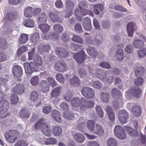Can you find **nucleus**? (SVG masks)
<instances>
[{
  "label": "nucleus",
  "mask_w": 146,
  "mask_h": 146,
  "mask_svg": "<svg viewBox=\"0 0 146 146\" xmlns=\"http://www.w3.org/2000/svg\"><path fill=\"white\" fill-rule=\"evenodd\" d=\"M33 60V62L29 63L26 62L23 64L25 72L29 75H31L34 72L38 70V67L42 65V60L40 56L37 54L34 55Z\"/></svg>",
  "instance_id": "f257e3e1"
},
{
  "label": "nucleus",
  "mask_w": 146,
  "mask_h": 146,
  "mask_svg": "<svg viewBox=\"0 0 146 146\" xmlns=\"http://www.w3.org/2000/svg\"><path fill=\"white\" fill-rule=\"evenodd\" d=\"M96 75L102 81L109 83H111L113 81L114 77L110 71H107L105 73L103 70L98 69L96 71Z\"/></svg>",
  "instance_id": "f03ea898"
},
{
  "label": "nucleus",
  "mask_w": 146,
  "mask_h": 146,
  "mask_svg": "<svg viewBox=\"0 0 146 146\" xmlns=\"http://www.w3.org/2000/svg\"><path fill=\"white\" fill-rule=\"evenodd\" d=\"M35 128L36 129H40L42 133L46 136L51 135L50 127L47 124L44 119H41L35 125Z\"/></svg>",
  "instance_id": "7ed1b4c3"
},
{
  "label": "nucleus",
  "mask_w": 146,
  "mask_h": 146,
  "mask_svg": "<svg viewBox=\"0 0 146 146\" xmlns=\"http://www.w3.org/2000/svg\"><path fill=\"white\" fill-rule=\"evenodd\" d=\"M4 136L6 140L9 143H13L17 141L20 137V133L15 129L9 130L5 133Z\"/></svg>",
  "instance_id": "20e7f679"
},
{
  "label": "nucleus",
  "mask_w": 146,
  "mask_h": 146,
  "mask_svg": "<svg viewBox=\"0 0 146 146\" xmlns=\"http://www.w3.org/2000/svg\"><path fill=\"white\" fill-rule=\"evenodd\" d=\"M144 70L143 68L140 67L135 71V75L137 77V78L134 81L136 85L141 86L143 83L144 80L141 76L143 75Z\"/></svg>",
  "instance_id": "39448f33"
},
{
  "label": "nucleus",
  "mask_w": 146,
  "mask_h": 146,
  "mask_svg": "<svg viewBox=\"0 0 146 146\" xmlns=\"http://www.w3.org/2000/svg\"><path fill=\"white\" fill-rule=\"evenodd\" d=\"M118 117L121 123H125L127 122L129 118L128 113L125 110H120L118 112Z\"/></svg>",
  "instance_id": "423d86ee"
},
{
  "label": "nucleus",
  "mask_w": 146,
  "mask_h": 146,
  "mask_svg": "<svg viewBox=\"0 0 146 146\" xmlns=\"http://www.w3.org/2000/svg\"><path fill=\"white\" fill-rule=\"evenodd\" d=\"M141 94V89L138 87H135L130 89L125 92L126 96H130L132 95L133 96L136 98H138Z\"/></svg>",
  "instance_id": "0eeeda50"
},
{
  "label": "nucleus",
  "mask_w": 146,
  "mask_h": 146,
  "mask_svg": "<svg viewBox=\"0 0 146 146\" xmlns=\"http://www.w3.org/2000/svg\"><path fill=\"white\" fill-rule=\"evenodd\" d=\"M82 94L88 99H92L94 97V93L92 89L89 87H84L81 91Z\"/></svg>",
  "instance_id": "6e6552de"
},
{
  "label": "nucleus",
  "mask_w": 146,
  "mask_h": 146,
  "mask_svg": "<svg viewBox=\"0 0 146 146\" xmlns=\"http://www.w3.org/2000/svg\"><path fill=\"white\" fill-rule=\"evenodd\" d=\"M54 68L58 71L64 72L66 70L67 65L64 61H59L55 64Z\"/></svg>",
  "instance_id": "1a4fd4ad"
},
{
  "label": "nucleus",
  "mask_w": 146,
  "mask_h": 146,
  "mask_svg": "<svg viewBox=\"0 0 146 146\" xmlns=\"http://www.w3.org/2000/svg\"><path fill=\"white\" fill-rule=\"evenodd\" d=\"M9 103L8 101L5 100H1L0 102V114H4L8 111Z\"/></svg>",
  "instance_id": "9d476101"
},
{
  "label": "nucleus",
  "mask_w": 146,
  "mask_h": 146,
  "mask_svg": "<svg viewBox=\"0 0 146 146\" xmlns=\"http://www.w3.org/2000/svg\"><path fill=\"white\" fill-rule=\"evenodd\" d=\"M12 71L13 76L15 78L20 77L23 74V69L19 65L14 66Z\"/></svg>",
  "instance_id": "9b49d317"
},
{
  "label": "nucleus",
  "mask_w": 146,
  "mask_h": 146,
  "mask_svg": "<svg viewBox=\"0 0 146 146\" xmlns=\"http://www.w3.org/2000/svg\"><path fill=\"white\" fill-rule=\"evenodd\" d=\"M74 57L78 63H82L85 60L86 55L83 51L74 54Z\"/></svg>",
  "instance_id": "f8f14e48"
},
{
  "label": "nucleus",
  "mask_w": 146,
  "mask_h": 146,
  "mask_svg": "<svg viewBox=\"0 0 146 146\" xmlns=\"http://www.w3.org/2000/svg\"><path fill=\"white\" fill-rule=\"evenodd\" d=\"M82 105L81 106L80 109L84 111L86 109L92 108L94 105V102L91 101L86 100L84 98L82 99Z\"/></svg>",
  "instance_id": "ddd939ff"
},
{
  "label": "nucleus",
  "mask_w": 146,
  "mask_h": 146,
  "mask_svg": "<svg viewBox=\"0 0 146 146\" xmlns=\"http://www.w3.org/2000/svg\"><path fill=\"white\" fill-rule=\"evenodd\" d=\"M56 54L61 58H66L69 54L68 51L62 48H57L55 50Z\"/></svg>",
  "instance_id": "4468645a"
},
{
  "label": "nucleus",
  "mask_w": 146,
  "mask_h": 146,
  "mask_svg": "<svg viewBox=\"0 0 146 146\" xmlns=\"http://www.w3.org/2000/svg\"><path fill=\"white\" fill-rule=\"evenodd\" d=\"M136 27L135 23L133 22H130L128 23L127 29L128 36L132 37L134 32L136 30Z\"/></svg>",
  "instance_id": "2eb2a0df"
},
{
  "label": "nucleus",
  "mask_w": 146,
  "mask_h": 146,
  "mask_svg": "<svg viewBox=\"0 0 146 146\" xmlns=\"http://www.w3.org/2000/svg\"><path fill=\"white\" fill-rule=\"evenodd\" d=\"M58 14V12L55 11L50 12L49 15L52 21L54 22H58L60 23L62 22V20L59 17Z\"/></svg>",
  "instance_id": "dca6fc26"
},
{
  "label": "nucleus",
  "mask_w": 146,
  "mask_h": 146,
  "mask_svg": "<svg viewBox=\"0 0 146 146\" xmlns=\"http://www.w3.org/2000/svg\"><path fill=\"white\" fill-rule=\"evenodd\" d=\"M19 113L20 117L22 119H28L31 115L29 111L25 108H22L19 112Z\"/></svg>",
  "instance_id": "f3484780"
},
{
  "label": "nucleus",
  "mask_w": 146,
  "mask_h": 146,
  "mask_svg": "<svg viewBox=\"0 0 146 146\" xmlns=\"http://www.w3.org/2000/svg\"><path fill=\"white\" fill-rule=\"evenodd\" d=\"M83 27L84 29L86 31H89L92 28L91 20L90 18L86 17L84 18L83 21Z\"/></svg>",
  "instance_id": "a211bd4d"
},
{
  "label": "nucleus",
  "mask_w": 146,
  "mask_h": 146,
  "mask_svg": "<svg viewBox=\"0 0 146 146\" xmlns=\"http://www.w3.org/2000/svg\"><path fill=\"white\" fill-rule=\"evenodd\" d=\"M13 92L21 94L23 93L25 91V87L23 85L19 84L16 85L12 89Z\"/></svg>",
  "instance_id": "6ab92c4d"
},
{
  "label": "nucleus",
  "mask_w": 146,
  "mask_h": 146,
  "mask_svg": "<svg viewBox=\"0 0 146 146\" xmlns=\"http://www.w3.org/2000/svg\"><path fill=\"white\" fill-rule=\"evenodd\" d=\"M51 116L54 120L57 122H60L62 121L60 113L57 110H53L52 112Z\"/></svg>",
  "instance_id": "aec40b11"
},
{
  "label": "nucleus",
  "mask_w": 146,
  "mask_h": 146,
  "mask_svg": "<svg viewBox=\"0 0 146 146\" xmlns=\"http://www.w3.org/2000/svg\"><path fill=\"white\" fill-rule=\"evenodd\" d=\"M93 133L99 135H103L105 132L102 126L99 124H96V126L94 129Z\"/></svg>",
  "instance_id": "412c9836"
},
{
  "label": "nucleus",
  "mask_w": 146,
  "mask_h": 146,
  "mask_svg": "<svg viewBox=\"0 0 146 146\" xmlns=\"http://www.w3.org/2000/svg\"><path fill=\"white\" fill-rule=\"evenodd\" d=\"M69 83L72 86H79L81 84L80 80L78 77L76 76H74L71 79L69 80Z\"/></svg>",
  "instance_id": "4be33fe9"
},
{
  "label": "nucleus",
  "mask_w": 146,
  "mask_h": 146,
  "mask_svg": "<svg viewBox=\"0 0 146 146\" xmlns=\"http://www.w3.org/2000/svg\"><path fill=\"white\" fill-rule=\"evenodd\" d=\"M75 141L78 143H83L85 140L84 136L81 133H78L75 134L74 136Z\"/></svg>",
  "instance_id": "5701e85b"
},
{
  "label": "nucleus",
  "mask_w": 146,
  "mask_h": 146,
  "mask_svg": "<svg viewBox=\"0 0 146 146\" xmlns=\"http://www.w3.org/2000/svg\"><path fill=\"white\" fill-rule=\"evenodd\" d=\"M87 51L89 55L93 58H95L98 55L96 50L93 47H88L87 49Z\"/></svg>",
  "instance_id": "b1692460"
},
{
  "label": "nucleus",
  "mask_w": 146,
  "mask_h": 146,
  "mask_svg": "<svg viewBox=\"0 0 146 146\" xmlns=\"http://www.w3.org/2000/svg\"><path fill=\"white\" fill-rule=\"evenodd\" d=\"M50 89V86L48 84L47 81L43 80L41 83L40 90L43 92H48Z\"/></svg>",
  "instance_id": "393cba45"
},
{
  "label": "nucleus",
  "mask_w": 146,
  "mask_h": 146,
  "mask_svg": "<svg viewBox=\"0 0 146 146\" xmlns=\"http://www.w3.org/2000/svg\"><path fill=\"white\" fill-rule=\"evenodd\" d=\"M33 7L31 6H27L25 8L24 13L25 17H31L33 14Z\"/></svg>",
  "instance_id": "a878e982"
},
{
  "label": "nucleus",
  "mask_w": 146,
  "mask_h": 146,
  "mask_svg": "<svg viewBox=\"0 0 146 146\" xmlns=\"http://www.w3.org/2000/svg\"><path fill=\"white\" fill-rule=\"evenodd\" d=\"M79 98H75L71 100V104L72 106L75 107H77L79 106H81L82 105V99Z\"/></svg>",
  "instance_id": "bb28decb"
},
{
  "label": "nucleus",
  "mask_w": 146,
  "mask_h": 146,
  "mask_svg": "<svg viewBox=\"0 0 146 146\" xmlns=\"http://www.w3.org/2000/svg\"><path fill=\"white\" fill-rule=\"evenodd\" d=\"M132 112L135 116H139L141 114V108L138 106H134L132 108Z\"/></svg>",
  "instance_id": "cd10ccee"
},
{
  "label": "nucleus",
  "mask_w": 146,
  "mask_h": 146,
  "mask_svg": "<svg viewBox=\"0 0 146 146\" xmlns=\"http://www.w3.org/2000/svg\"><path fill=\"white\" fill-rule=\"evenodd\" d=\"M52 131L55 136H59L61 134L62 131V128L59 126H55L52 127Z\"/></svg>",
  "instance_id": "c85d7f7f"
},
{
  "label": "nucleus",
  "mask_w": 146,
  "mask_h": 146,
  "mask_svg": "<svg viewBox=\"0 0 146 146\" xmlns=\"http://www.w3.org/2000/svg\"><path fill=\"white\" fill-rule=\"evenodd\" d=\"M62 87H57L52 90L51 93V98H56L59 96L60 94V92Z\"/></svg>",
  "instance_id": "c756f323"
},
{
  "label": "nucleus",
  "mask_w": 146,
  "mask_h": 146,
  "mask_svg": "<svg viewBox=\"0 0 146 146\" xmlns=\"http://www.w3.org/2000/svg\"><path fill=\"white\" fill-rule=\"evenodd\" d=\"M143 41L139 39L135 40L133 43V46L134 47L137 49L141 48L143 47Z\"/></svg>",
  "instance_id": "7c9ffc66"
},
{
  "label": "nucleus",
  "mask_w": 146,
  "mask_h": 146,
  "mask_svg": "<svg viewBox=\"0 0 146 146\" xmlns=\"http://www.w3.org/2000/svg\"><path fill=\"white\" fill-rule=\"evenodd\" d=\"M115 56L117 59L119 61L123 60L124 58V52L121 49L118 50L116 53Z\"/></svg>",
  "instance_id": "2f4dec72"
},
{
  "label": "nucleus",
  "mask_w": 146,
  "mask_h": 146,
  "mask_svg": "<svg viewBox=\"0 0 146 146\" xmlns=\"http://www.w3.org/2000/svg\"><path fill=\"white\" fill-rule=\"evenodd\" d=\"M16 15L14 13H8L5 17V19L9 21H13L16 19Z\"/></svg>",
  "instance_id": "473e14b6"
},
{
  "label": "nucleus",
  "mask_w": 146,
  "mask_h": 146,
  "mask_svg": "<svg viewBox=\"0 0 146 146\" xmlns=\"http://www.w3.org/2000/svg\"><path fill=\"white\" fill-rule=\"evenodd\" d=\"M8 46V43L5 38L0 37V49H5Z\"/></svg>",
  "instance_id": "72a5a7b5"
},
{
  "label": "nucleus",
  "mask_w": 146,
  "mask_h": 146,
  "mask_svg": "<svg viewBox=\"0 0 146 146\" xmlns=\"http://www.w3.org/2000/svg\"><path fill=\"white\" fill-rule=\"evenodd\" d=\"M92 6L94 7V13L96 15H99L100 13L98 9L101 11H102L103 10V5L101 4L93 5Z\"/></svg>",
  "instance_id": "f704fd0d"
},
{
  "label": "nucleus",
  "mask_w": 146,
  "mask_h": 146,
  "mask_svg": "<svg viewBox=\"0 0 146 146\" xmlns=\"http://www.w3.org/2000/svg\"><path fill=\"white\" fill-rule=\"evenodd\" d=\"M37 20L38 23L42 24L45 23L47 20V17L44 13H42L37 17Z\"/></svg>",
  "instance_id": "c9c22d12"
},
{
  "label": "nucleus",
  "mask_w": 146,
  "mask_h": 146,
  "mask_svg": "<svg viewBox=\"0 0 146 146\" xmlns=\"http://www.w3.org/2000/svg\"><path fill=\"white\" fill-rule=\"evenodd\" d=\"M24 25L26 27L32 28L34 25L33 20L31 19H28L24 20L23 22Z\"/></svg>",
  "instance_id": "e433bc0d"
},
{
  "label": "nucleus",
  "mask_w": 146,
  "mask_h": 146,
  "mask_svg": "<svg viewBox=\"0 0 146 146\" xmlns=\"http://www.w3.org/2000/svg\"><path fill=\"white\" fill-rule=\"evenodd\" d=\"M38 94L36 92L33 91L30 93V99L34 102L38 100Z\"/></svg>",
  "instance_id": "4c0bfd02"
},
{
  "label": "nucleus",
  "mask_w": 146,
  "mask_h": 146,
  "mask_svg": "<svg viewBox=\"0 0 146 146\" xmlns=\"http://www.w3.org/2000/svg\"><path fill=\"white\" fill-rule=\"evenodd\" d=\"M111 94V96L114 98H115L117 96L121 97L122 96L120 91L116 88H113L112 90Z\"/></svg>",
  "instance_id": "58836bf2"
},
{
  "label": "nucleus",
  "mask_w": 146,
  "mask_h": 146,
  "mask_svg": "<svg viewBox=\"0 0 146 146\" xmlns=\"http://www.w3.org/2000/svg\"><path fill=\"white\" fill-rule=\"evenodd\" d=\"M38 27L40 29L43 33L47 32L50 29V26L46 24H40Z\"/></svg>",
  "instance_id": "ea45409f"
},
{
  "label": "nucleus",
  "mask_w": 146,
  "mask_h": 146,
  "mask_svg": "<svg viewBox=\"0 0 146 146\" xmlns=\"http://www.w3.org/2000/svg\"><path fill=\"white\" fill-rule=\"evenodd\" d=\"M28 39V36L27 35L25 34H22L20 36L19 42L21 44H25L26 43Z\"/></svg>",
  "instance_id": "a19ab883"
},
{
  "label": "nucleus",
  "mask_w": 146,
  "mask_h": 146,
  "mask_svg": "<svg viewBox=\"0 0 146 146\" xmlns=\"http://www.w3.org/2000/svg\"><path fill=\"white\" fill-rule=\"evenodd\" d=\"M100 94L101 99L104 102H108L109 101L110 95L108 93H104L102 92Z\"/></svg>",
  "instance_id": "79ce46f5"
},
{
  "label": "nucleus",
  "mask_w": 146,
  "mask_h": 146,
  "mask_svg": "<svg viewBox=\"0 0 146 146\" xmlns=\"http://www.w3.org/2000/svg\"><path fill=\"white\" fill-rule=\"evenodd\" d=\"M39 34L38 33H36L33 34L30 38V40L33 44L36 43L39 39Z\"/></svg>",
  "instance_id": "37998d69"
},
{
  "label": "nucleus",
  "mask_w": 146,
  "mask_h": 146,
  "mask_svg": "<svg viewBox=\"0 0 146 146\" xmlns=\"http://www.w3.org/2000/svg\"><path fill=\"white\" fill-rule=\"evenodd\" d=\"M124 130L122 128L120 125H117L116 126L114 129V133L116 136L119 137L120 138H122L119 133H120L121 132Z\"/></svg>",
  "instance_id": "c03bdc74"
},
{
  "label": "nucleus",
  "mask_w": 146,
  "mask_h": 146,
  "mask_svg": "<svg viewBox=\"0 0 146 146\" xmlns=\"http://www.w3.org/2000/svg\"><path fill=\"white\" fill-rule=\"evenodd\" d=\"M81 11V13L82 16H85L88 14L90 16L93 17L94 16L93 13L92 11L84 9V8L80 9Z\"/></svg>",
  "instance_id": "a18cd8bd"
},
{
  "label": "nucleus",
  "mask_w": 146,
  "mask_h": 146,
  "mask_svg": "<svg viewBox=\"0 0 146 146\" xmlns=\"http://www.w3.org/2000/svg\"><path fill=\"white\" fill-rule=\"evenodd\" d=\"M66 7L67 11H68L69 10H73L74 8V4L72 1L67 0L66 1Z\"/></svg>",
  "instance_id": "49530a36"
},
{
  "label": "nucleus",
  "mask_w": 146,
  "mask_h": 146,
  "mask_svg": "<svg viewBox=\"0 0 146 146\" xmlns=\"http://www.w3.org/2000/svg\"><path fill=\"white\" fill-rule=\"evenodd\" d=\"M117 142L115 139L111 138H109L107 142L108 146H117Z\"/></svg>",
  "instance_id": "de8ad7c7"
},
{
  "label": "nucleus",
  "mask_w": 146,
  "mask_h": 146,
  "mask_svg": "<svg viewBox=\"0 0 146 146\" xmlns=\"http://www.w3.org/2000/svg\"><path fill=\"white\" fill-rule=\"evenodd\" d=\"M72 41L80 44H82L83 43V40L82 38L79 36L74 35L72 38Z\"/></svg>",
  "instance_id": "09e8293b"
},
{
  "label": "nucleus",
  "mask_w": 146,
  "mask_h": 146,
  "mask_svg": "<svg viewBox=\"0 0 146 146\" xmlns=\"http://www.w3.org/2000/svg\"><path fill=\"white\" fill-rule=\"evenodd\" d=\"M53 29L55 32L58 33H61L63 31V28L61 25L57 24L54 25Z\"/></svg>",
  "instance_id": "8fccbe9b"
},
{
  "label": "nucleus",
  "mask_w": 146,
  "mask_h": 146,
  "mask_svg": "<svg viewBox=\"0 0 146 146\" xmlns=\"http://www.w3.org/2000/svg\"><path fill=\"white\" fill-rule=\"evenodd\" d=\"M39 77L37 76H34L31 79L30 83L31 84L34 86L37 85L39 83Z\"/></svg>",
  "instance_id": "3c124183"
},
{
  "label": "nucleus",
  "mask_w": 146,
  "mask_h": 146,
  "mask_svg": "<svg viewBox=\"0 0 146 146\" xmlns=\"http://www.w3.org/2000/svg\"><path fill=\"white\" fill-rule=\"evenodd\" d=\"M47 80L52 87H54L57 86V83L53 78L48 77Z\"/></svg>",
  "instance_id": "603ef678"
},
{
  "label": "nucleus",
  "mask_w": 146,
  "mask_h": 146,
  "mask_svg": "<svg viewBox=\"0 0 146 146\" xmlns=\"http://www.w3.org/2000/svg\"><path fill=\"white\" fill-rule=\"evenodd\" d=\"M77 115L76 114H73L70 112L65 113L63 115L64 118L70 120H74L75 118V116Z\"/></svg>",
  "instance_id": "864d4df0"
},
{
  "label": "nucleus",
  "mask_w": 146,
  "mask_h": 146,
  "mask_svg": "<svg viewBox=\"0 0 146 146\" xmlns=\"http://www.w3.org/2000/svg\"><path fill=\"white\" fill-rule=\"evenodd\" d=\"M57 142L56 140L54 138H48L44 141V143L45 145L54 144Z\"/></svg>",
  "instance_id": "5fc2aeb1"
},
{
  "label": "nucleus",
  "mask_w": 146,
  "mask_h": 146,
  "mask_svg": "<svg viewBox=\"0 0 146 146\" xmlns=\"http://www.w3.org/2000/svg\"><path fill=\"white\" fill-rule=\"evenodd\" d=\"M95 122L93 120H89L88 121L87 124V126L88 129L92 131H93L95 127L94 125Z\"/></svg>",
  "instance_id": "6e6d98bb"
},
{
  "label": "nucleus",
  "mask_w": 146,
  "mask_h": 146,
  "mask_svg": "<svg viewBox=\"0 0 146 146\" xmlns=\"http://www.w3.org/2000/svg\"><path fill=\"white\" fill-rule=\"evenodd\" d=\"M103 36L102 35H100L97 36L94 41L95 44L98 46H99L103 40Z\"/></svg>",
  "instance_id": "4d7b16f0"
},
{
  "label": "nucleus",
  "mask_w": 146,
  "mask_h": 146,
  "mask_svg": "<svg viewBox=\"0 0 146 146\" xmlns=\"http://www.w3.org/2000/svg\"><path fill=\"white\" fill-rule=\"evenodd\" d=\"M74 14L77 20L79 21H81L82 19V15L78 9H77L75 10Z\"/></svg>",
  "instance_id": "13d9d810"
},
{
  "label": "nucleus",
  "mask_w": 146,
  "mask_h": 146,
  "mask_svg": "<svg viewBox=\"0 0 146 146\" xmlns=\"http://www.w3.org/2000/svg\"><path fill=\"white\" fill-rule=\"evenodd\" d=\"M111 25V23L108 21H103L101 24L102 27L104 29H106L109 28Z\"/></svg>",
  "instance_id": "bf43d9fd"
},
{
  "label": "nucleus",
  "mask_w": 146,
  "mask_h": 146,
  "mask_svg": "<svg viewBox=\"0 0 146 146\" xmlns=\"http://www.w3.org/2000/svg\"><path fill=\"white\" fill-rule=\"evenodd\" d=\"M27 47L25 46H22L19 47L17 51V54L18 56L25 52L27 50Z\"/></svg>",
  "instance_id": "052dcab7"
},
{
  "label": "nucleus",
  "mask_w": 146,
  "mask_h": 146,
  "mask_svg": "<svg viewBox=\"0 0 146 146\" xmlns=\"http://www.w3.org/2000/svg\"><path fill=\"white\" fill-rule=\"evenodd\" d=\"M96 111L100 117H102L104 115V112L102 108L99 106H98L96 107Z\"/></svg>",
  "instance_id": "680f3d73"
},
{
  "label": "nucleus",
  "mask_w": 146,
  "mask_h": 146,
  "mask_svg": "<svg viewBox=\"0 0 146 146\" xmlns=\"http://www.w3.org/2000/svg\"><path fill=\"white\" fill-rule=\"evenodd\" d=\"M138 56L140 58H142L146 55V48H143L139 50L137 52Z\"/></svg>",
  "instance_id": "e2e57ef3"
},
{
  "label": "nucleus",
  "mask_w": 146,
  "mask_h": 146,
  "mask_svg": "<svg viewBox=\"0 0 146 146\" xmlns=\"http://www.w3.org/2000/svg\"><path fill=\"white\" fill-rule=\"evenodd\" d=\"M74 29L76 32L81 33L83 32V30L81 25L78 23L74 26Z\"/></svg>",
  "instance_id": "0e129e2a"
},
{
  "label": "nucleus",
  "mask_w": 146,
  "mask_h": 146,
  "mask_svg": "<svg viewBox=\"0 0 146 146\" xmlns=\"http://www.w3.org/2000/svg\"><path fill=\"white\" fill-rule=\"evenodd\" d=\"M50 49V47L49 44H48L44 45L42 44L40 50L42 52H48Z\"/></svg>",
  "instance_id": "69168bd1"
},
{
  "label": "nucleus",
  "mask_w": 146,
  "mask_h": 146,
  "mask_svg": "<svg viewBox=\"0 0 146 146\" xmlns=\"http://www.w3.org/2000/svg\"><path fill=\"white\" fill-rule=\"evenodd\" d=\"M92 84L94 88L98 89H100L102 86L101 83L98 81L93 82Z\"/></svg>",
  "instance_id": "338daca9"
},
{
  "label": "nucleus",
  "mask_w": 146,
  "mask_h": 146,
  "mask_svg": "<svg viewBox=\"0 0 146 146\" xmlns=\"http://www.w3.org/2000/svg\"><path fill=\"white\" fill-rule=\"evenodd\" d=\"M27 144L25 141L20 140L15 144L14 146H27Z\"/></svg>",
  "instance_id": "774afa93"
}]
</instances>
